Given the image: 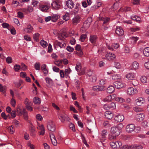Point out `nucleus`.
<instances>
[{
	"label": "nucleus",
	"instance_id": "1",
	"mask_svg": "<svg viewBox=\"0 0 149 149\" xmlns=\"http://www.w3.org/2000/svg\"><path fill=\"white\" fill-rule=\"evenodd\" d=\"M51 5L53 9L57 10L60 9L62 7V5L61 1L56 0L53 1Z\"/></svg>",
	"mask_w": 149,
	"mask_h": 149
},
{
	"label": "nucleus",
	"instance_id": "2",
	"mask_svg": "<svg viewBox=\"0 0 149 149\" xmlns=\"http://www.w3.org/2000/svg\"><path fill=\"white\" fill-rule=\"evenodd\" d=\"M113 85L117 89H119L125 87V84L122 81H116L113 82Z\"/></svg>",
	"mask_w": 149,
	"mask_h": 149
},
{
	"label": "nucleus",
	"instance_id": "3",
	"mask_svg": "<svg viewBox=\"0 0 149 149\" xmlns=\"http://www.w3.org/2000/svg\"><path fill=\"white\" fill-rule=\"evenodd\" d=\"M111 132L113 134L118 136L120 134V132L116 126H113L111 128Z\"/></svg>",
	"mask_w": 149,
	"mask_h": 149
},
{
	"label": "nucleus",
	"instance_id": "4",
	"mask_svg": "<svg viewBox=\"0 0 149 149\" xmlns=\"http://www.w3.org/2000/svg\"><path fill=\"white\" fill-rule=\"evenodd\" d=\"M138 93V91L136 88L132 87H129L127 90V93L129 95H133Z\"/></svg>",
	"mask_w": 149,
	"mask_h": 149
},
{
	"label": "nucleus",
	"instance_id": "5",
	"mask_svg": "<svg viewBox=\"0 0 149 149\" xmlns=\"http://www.w3.org/2000/svg\"><path fill=\"white\" fill-rule=\"evenodd\" d=\"M33 28L30 24H28L26 28L23 29V31L24 33H32L33 31Z\"/></svg>",
	"mask_w": 149,
	"mask_h": 149
},
{
	"label": "nucleus",
	"instance_id": "6",
	"mask_svg": "<svg viewBox=\"0 0 149 149\" xmlns=\"http://www.w3.org/2000/svg\"><path fill=\"white\" fill-rule=\"evenodd\" d=\"M47 128L49 131L54 132L55 130L54 123L52 121H49L47 125Z\"/></svg>",
	"mask_w": 149,
	"mask_h": 149
},
{
	"label": "nucleus",
	"instance_id": "7",
	"mask_svg": "<svg viewBox=\"0 0 149 149\" xmlns=\"http://www.w3.org/2000/svg\"><path fill=\"white\" fill-rule=\"evenodd\" d=\"M135 126L133 124H129L127 125L126 127V130L127 132L131 133L135 129Z\"/></svg>",
	"mask_w": 149,
	"mask_h": 149
},
{
	"label": "nucleus",
	"instance_id": "8",
	"mask_svg": "<svg viewBox=\"0 0 149 149\" xmlns=\"http://www.w3.org/2000/svg\"><path fill=\"white\" fill-rule=\"evenodd\" d=\"M144 115L143 113H139L136 115L135 118V119L138 121H142L144 118Z\"/></svg>",
	"mask_w": 149,
	"mask_h": 149
},
{
	"label": "nucleus",
	"instance_id": "9",
	"mask_svg": "<svg viewBox=\"0 0 149 149\" xmlns=\"http://www.w3.org/2000/svg\"><path fill=\"white\" fill-rule=\"evenodd\" d=\"M106 59L109 61L113 60L116 58V56L115 54L110 52H108L105 55Z\"/></svg>",
	"mask_w": 149,
	"mask_h": 149
},
{
	"label": "nucleus",
	"instance_id": "10",
	"mask_svg": "<svg viewBox=\"0 0 149 149\" xmlns=\"http://www.w3.org/2000/svg\"><path fill=\"white\" fill-rule=\"evenodd\" d=\"M80 20V17L78 15H77L73 18L72 20V22L73 25H75L79 23Z\"/></svg>",
	"mask_w": 149,
	"mask_h": 149
},
{
	"label": "nucleus",
	"instance_id": "11",
	"mask_svg": "<svg viewBox=\"0 0 149 149\" xmlns=\"http://www.w3.org/2000/svg\"><path fill=\"white\" fill-rule=\"evenodd\" d=\"M124 31L123 29L120 26H118L116 28V33L119 36H121L123 35Z\"/></svg>",
	"mask_w": 149,
	"mask_h": 149
},
{
	"label": "nucleus",
	"instance_id": "12",
	"mask_svg": "<svg viewBox=\"0 0 149 149\" xmlns=\"http://www.w3.org/2000/svg\"><path fill=\"white\" fill-rule=\"evenodd\" d=\"M114 119L117 122H122L124 119V117L123 115L118 114L116 116Z\"/></svg>",
	"mask_w": 149,
	"mask_h": 149
},
{
	"label": "nucleus",
	"instance_id": "13",
	"mask_svg": "<svg viewBox=\"0 0 149 149\" xmlns=\"http://www.w3.org/2000/svg\"><path fill=\"white\" fill-rule=\"evenodd\" d=\"M139 63L136 61L133 62L130 66V68L131 70H135L138 69L139 68Z\"/></svg>",
	"mask_w": 149,
	"mask_h": 149
},
{
	"label": "nucleus",
	"instance_id": "14",
	"mask_svg": "<svg viewBox=\"0 0 149 149\" xmlns=\"http://www.w3.org/2000/svg\"><path fill=\"white\" fill-rule=\"evenodd\" d=\"M144 99L142 97H140L135 100V102L137 105L140 106L144 102Z\"/></svg>",
	"mask_w": 149,
	"mask_h": 149
},
{
	"label": "nucleus",
	"instance_id": "15",
	"mask_svg": "<svg viewBox=\"0 0 149 149\" xmlns=\"http://www.w3.org/2000/svg\"><path fill=\"white\" fill-rule=\"evenodd\" d=\"M37 128L41 131L40 132H39L40 135H43L45 134V130L42 125H38L37 127Z\"/></svg>",
	"mask_w": 149,
	"mask_h": 149
},
{
	"label": "nucleus",
	"instance_id": "16",
	"mask_svg": "<svg viewBox=\"0 0 149 149\" xmlns=\"http://www.w3.org/2000/svg\"><path fill=\"white\" fill-rule=\"evenodd\" d=\"M104 115L105 117L109 119H111L113 116V114L110 111H107L105 112Z\"/></svg>",
	"mask_w": 149,
	"mask_h": 149
},
{
	"label": "nucleus",
	"instance_id": "17",
	"mask_svg": "<svg viewBox=\"0 0 149 149\" xmlns=\"http://www.w3.org/2000/svg\"><path fill=\"white\" fill-rule=\"evenodd\" d=\"M80 6V4L79 3L76 4L75 8L71 12L72 14L75 15L78 13Z\"/></svg>",
	"mask_w": 149,
	"mask_h": 149
},
{
	"label": "nucleus",
	"instance_id": "18",
	"mask_svg": "<svg viewBox=\"0 0 149 149\" xmlns=\"http://www.w3.org/2000/svg\"><path fill=\"white\" fill-rule=\"evenodd\" d=\"M66 5L69 8L72 9L74 6V4L72 0H68L66 2Z\"/></svg>",
	"mask_w": 149,
	"mask_h": 149
},
{
	"label": "nucleus",
	"instance_id": "19",
	"mask_svg": "<svg viewBox=\"0 0 149 149\" xmlns=\"http://www.w3.org/2000/svg\"><path fill=\"white\" fill-rule=\"evenodd\" d=\"M135 76V74L133 73H129L127 74L125 77L129 80H133Z\"/></svg>",
	"mask_w": 149,
	"mask_h": 149
},
{
	"label": "nucleus",
	"instance_id": "20",
	"mask_svg": "<svg viewBox=\"0 0 149 149\" xmlns=\"http://www.w3.org/2000/svg\"><path fill=\"white\" fill-rule=\"evenodd\" d=\"M49 6L47 5H41L39 6V9L43 12H46L48 10Z\"/></svg>",
	"mask_w": 149,
	"mask_h": 149
},
{
	"label": "nucleus",
	"instance_id": "21",
	"mask_svg": "<svg viewBox=\"0 0 149 149\" xmlns=\"http://www.w3.org/2000/svg\"><path fill=\"white\" fill-rule=\"evenodd\" d=\"M58 118L62 122H63L65 120H67L68 118L67 116L65 114L59 115Z\"/></svg>",
	"mask_w": 149,
	"mask_h": 149
},
{
	"label": "nucleus",
	"instance_id": "22",
	"mask_svg": "<svg viewBox=\"0 0 149 149\" xmlns=\"http://www.w3.org/2000/svg\"><path fill=\"white\" fill-rule=\"evenodd\" d=\"M97 39V37L96 36L92 35L90 36L89 40L92 43L94 44L96 42Z\"/></svg>",
	"mask_w": 149,
	"mask_h": 149
},
{
	"label": "nucleus",
	"instance_id": "23",
	"mask_svg": "<svg viewBox=\"0 0 149 149\" xmlns=\"http://www.w3.org/2000/svg\"><path fill=\"white\" fill-rule=\"evenodd\" d=\"M143 53L145 56H149V47L145 48L143 51Z\"/></svg>",
	"mask_w": 149,
	"mask_h": 149
},
{
	"label": "nucleus",
	"instance_id": "24",
	"mask_svg": "<svg viewBox=\"0 0 149 149\" xmlns=\"http://www.w3.org/2000/svg\"><path fill=\"white\" fill-rule=\"evenodd\" d=\"M111 122H109L108 121L105 120L103 123L104 126L106 128H109L112 125Z\"/></svg>",
	"mask_w": 149,
	"mask_h": 149
},
{
	"label": "nucleus",
	"instance_id": "25",
	"mask_svg": "<svg viewBox=\"0 0 149 149\" xmlns=\"http://www.w3.org/2000/svg\"><path fill=\"white\" fill-rule=\"evenodd\" d=\"M115 88L112 85L110 86L107 88V92L108 93H111L114 92Z\"/></svg>",
	"mask_w": 149,
	"mask_h": 149
},
{
	"label": "nucleus",
	"instance_id": "26",
	"mask_svg": "<svg viewBox=\"0 0 149 149\" xmlns=\"http://www.w3.org/2000/svg\"><path fill=\"white\" fill-rule=\"evenodd\" d=\"M93 89L94 91H102L103 90L102 88L98 85L93 86Z\"/></svg>",
	"mask_w": 149,
	"mask_h": 149
},
{
	"label": "nucleus",
	"instance_id": "27",
	"mask_svg": "<svg viewBox=\"0 0 149 149\" xmlns=\"http://www.w3.org/2000/svg\"><path fill=\"white\" fill-rule=\"evenodd\" d=\"M29 130L31 133L32 135L34 136L35 135V133L36 132V130L34 128V127L33 125L31 124Z\"/></svg>",
	"mask_w": 149,
	"mask_h": 149
},
{
	"label": "nucleus",
	"instance_id": "28",
	"mask_svg": "<svg viewBox=\"0 0 149 149\" xmlns=\"http://www.w3.org/2000/svg\"><path fill=\"white\" fill-rule=\"evenodd\" d=\"M41 102V100L40 98L38 97H35L33 98V102L34 104H40Z\"/></svg>",
	"mask_w": 149,
	"mask_h": 149
},
{
	"label": "nucleus",
	"instance_id": "29",
	"mask_svg": "<svg viewBox=\"0 0 149 149\" xmlns=\"http://www.w3.org/2000/svg\"><path fill=\"white\" fill-rule=\"evenodd\" d=\"M121 76L119 74H114L112 76V78L113 80H115L117 79H120Z\"/></svg>",
	"mask_w": 149,
	"mask_h": 149
},
{
	"label": "nucleus",
	"instance_id": "30",
	"mask_svg": "<svg viewBox=\"0 0 149 149\" xmlns=\"http://www.w3.org/2000/svg\"><path fill=\"white\" fill-rule=\"evenodd\" d=\"M40 36V34L38 33H36L33 35V38L34 40L36 42L39 41V38Z\"/></svg>",
	"mask_w": 149,
	"mask_h": 149
},
{
	"label": "nucleus",
	"instance_id": "31",
	"mask_svg": "<svg viewBox=\"0 0 149 149\" xmlns=\"http://www.w3.org/2000/svg\"><path fill=\"white\" fill-rule=\"evenodd\" d=\"M131 19L134 20H136L137 22L141 20L140 17L137 15H132L131 16Z\"/></svg>",
	"mask_w": 149,
	"mask_h": 149
},
{
	"label": "nucleus",
	"instance_id": "32",
	"mask_svg": "<svg viewBox=\"0 0 149 149\" xmlns=\"http://www.w3.org/2000/svg\"><path fill=\"white\" fill-rule=\"evenodd\" d=\"M81 68V64L80 63H77L75 67V70L77 72L80 71Z\"/></svg>",
	"mask_w": 149,
	"mask_h": 149
},
{
	"label": "nucleus",
	"instance_id": "33",
	"mask_svg": "<svg viewBox=\"0 0 149 149\" xmlns=\"http://www.w3.org/2000/svg\"><path fill=\"white\" fill-rule=\"evenodd\" d=\"M51 17L52 21L54 22H56L58 18V15L57 14L53 15Z\"/></svg>",
	"mask_w": 149,
	"mask_h": 149
},
{
	"label": "nucleus",
	"instance_id": "34",
	"mask_svg": "<svg viewBox=\"0 0 149 149\" xmlns=\"http://www.w3.org/2000/svg\"><path fill=\"white\" fill-rule=\"evenodd\" d=\"M40 45L43 47H46L48 45L47 43L43 40H42L40 42Z\"/></svg>",
	"mask_w": 149,
	"mask_h": 149
},
{
	"label": "nucleus",
	"instance_id": "35",
	"mask_svg": "<svg viewBox=\"0 0 149 149\" xmlns=\"http://www.w3.org/2000/svg\"><path fill=\"white\" fill-rule=\"evenodd\" d=\"M90 24V22H88L87 21H85L84 22L83 25V26L85 29H87L89 26Z\"/></svg>",
	"mask_w": 149,
	"mask_h": 149
},
{
	"label": "nucleus",
	"instance_id": "36",
	"mask_svg": "<svg viewBox=\"0 0 149 149\" xmlns=\"http://www.w3.org/2000/svg\"><path fill=\"white\" fill-rule=\"evenodd\" d=\"M140 30V28L138 26H135L130 29V31L132 32H136Z\"/></svg>",
	"mask_w": 149,
	"mask_h": 149
},
{
	"label": "nucleus",
	"instance_id": "37",
	"mask_svg": "<svg viewBox=\"0 0 149 149\" xmlns=\"http://www.w3.org/2000/svg\"><path fill=\"white\" fill-rule=\"evenodd\" d=\"M40 64L39 62H36L34 65L35 69L36 70H39L40 69Z\"/></svg>",
	"mask_w": 149,
	"mask_h": 149
},
{
	"label": "nucleus",
	"instance_id": "38",
	"mask_svg": "<svg viewBox=\"0 0 149 149\" xmlns=\"http://www.w3.org/2000/svg\"><path fill=\"white\" fill-rule=\"evenodd\" d=\"M39 3V1L38 0H33L32 2V5L35 7H37Z\"/></svg>",
	"mask_w": 149,
	"mask_h": 149
},
{
	"label": "nucleus",
	"instance_id": "39",
	"mask_svg": "<svg viewBox=\"0 0 149 149\" xmlns=\"http://www.w3.org/2000/svg\"><path fill=\"white\" fill-rule=\"evenodd\" d=\"M57 45L59 46L61 48H64L65 46V44L64 42H58Z\"/></svg>",
	"mask_w": 149,
	"mask_h": 149
},
{
	"label": "nucleus",
	"instance_id": "40",
	"mask_svg": "<svg viewBox=\"0 0 149 149\" xmlns=\"http://www.w3.org/2000/svg\"><path fill=\"white\" fill-rule=\"evenodd\" d=\"M140 80L141 82L143 83H145L148 82L147 79L146 77L143 76L140 78Z\"/></svg>",
	"mask_w": 149,
	"mask_h": 149
},
{
	"label": "nucleus",
	"instance_id": "41",
	"mask_svg": "<svg viewBox=\"0 0 149 149\" xmlns=\"http://www.w3.org/2000/svg\"><path fill=\"white\" fill-rule=\"evenodd\" d=\"M143 147L141 145L136 144L132 146V148L134 149H142Z\"/></svg>",
	"mask_w": 149,
	"mask_h": 149
},
{
	"label": "nucleus",
	"instance_id": "42",
	"mask_svg": "<svg viewBox=\"0 0 149 149\" xmlns=\"http://www.w3.org/2000/svg\"><path fill=\"white\" fill-rule=\"evenodd\" d=\"M22 83V81L20 80L19 81L15 82L14 84L16 87L18 88L21 85Z\"/></svg>",
	"mask_w": 149,
	"mask_h": 149
},
{
	"label": "nucleus",
	"instance_id": "43",
	"mask_svg": "<svg viewBox=\"0 0 149 149\" xmlns=\"http://www.w3.org/2000/svg\"><path fill=\"white\" fill-rule=\"evenodd\" d=\"M132 146L130 145H124L122 147V149H131L132 148Z\"/></svg>",
	"mask_w": 149,
	"mask_h": 149
},
{
	"label": "nucleus",
	"instance_id": "44",
	"mask_svg": "<svg viewBox=\"0 0 149 149\" xmlns=\"http://www.w3.org/2000/svg\"><path fill=\"white\" fill-rule=\"evenodd\" d=\"M109 107L111 109H114L116 108L115 103L114 102H111L109 104Z\"/></svg>",
	"mask_w": 149,
	"mask_h": 149
},
{
	"label": "nucleus",
	"instance_id": "45",
	"mask_svg": "<svg viewBox=\"0 0 149 149\" xmlns=\"http://www.w3.org/2000/svg\"><path fill=\"white\" fill-rule=\"evenodd\" d=\"M112 97L111 95L107 96L104 99V102H109L112 99Z\"/></svg>",
	"mask_w": 149,
	"mask_h": 149
},
{
	"label": "nucleus",
	"instance_id": "46",
	"mask_svg": "<svg viewBox=\"0 0 149 149\" xmlns=\"http://www.w3.org/2000/svg\"><path fill=\"white\" fill-rule=\"evenodd\" d=\"M6 89V87L5 86H3L0 84V91L4 93Z\"/></svg>",
	"mask_w": 149,
	"mask_h": 149
},
{
	"label": "nucleus",
	"instance_id": "47",
	"mask_svg": "<svg viewBox=\"0 0 149 149\" xmlns=\"http://www.w3.org/2000/svg\"><path fill=\"white\" fill-rule=\"evenodd\" d=\"M87 37V35L84 34L81 35L80 37V41L81 42H84Z\"/></svg>",
	"mask_w": 149,
	"mask_h": 149
},
{
	"label": "nucleus",
	"instance_id": "48",
	"mask_svg": "<svg viewBox=\"0 0 149 149\" xmlns=\"http://www.w3.org/2000/svg\"><path fill=\"white\" fill-rule=\"evenodd\" d=\"M63 19L66 21H68L69 19V15L68 13H66L65 15L63 16Z\"/></svg>",
	"mask_w": 149,
	"mask_h": 149
},
{
	"label": "nucleus",
	"instance_id": "49",
	"mask_svg": "<svg viewBox=\"0 0 149 149\" xmlns=\"http://www.w3.org/2000/svg\"><path fill=\"white\" fill-rule=\"evenodd\" d=\"M115 100L120 102L122 103L125 102V100L123 98L120 97H116L115 99Z\"/></svg>",
	"mask_w": 149,
	"mask_h": 149
},
{
	"label": "nucleus",
	"instance_id": "50",
	"mask_svg": "<svg viewBox=\"0 0 149 149\" xmlns=\"http://www.w3.org/2000/svg\"><path fill=\"white\" fill-rule=\"evenodd\" d=\"M11 105L13 107H15L16 104V101L13 98H12L10 101Z\"/></svg>",
	"mask_w": 149,
	"mask_h": 149
},
{
	"label": "nucleus",
	"instance_id": "51",
	"mask_svg": "<svg viewBox=\"0 0 149 149\" xmlns=\"http://www.w3.org/2000/svg\"><path fill=\"white\" fill-rule=\"evenodd\" d=\"M20 69V66L17 64L15 65L14 67V70L16 71H18Z\"/></svg>",
	"mask_w": 149,
	"mask_h": 149
},
{
	"label": "nucleus",
	"instance_id": "52",
	"mask_svg": "<svg viewBox=\"0 0 149 149\" xmlns=\"http://www.w3.org/2000/svg\"><path fill=\"white\" fill-rule=\"evenodd\" d=\"M115 145H116V148H119L122 145V143L120 141H116L115 142Z\"/></svg>",
	"mask_w": 149,
	"mask_h": 149
},
{
	"label": "nucleus",
	"instance_id": "53",
	"mask_svg": "<svg viewBox=\"0 0 149 149\" xmlns=\"http://www.w3.org/2000/svg\"><path fill=\"white\" fill-rule=\"evenodd\" d=\"M107 82V81L105 79H102L99 81V84L101 85H104Z\"/></svg>",
	"mask_w": 149,
	"mask_h": 149
},
{
	"label": "nucleus",
	"instance_id": "54",
	"mask_svg": "<svg viewBox=\"0 0 149 149\" xmlns=\"http://www.w3.org/2000/svg\"><path fill=\"white\" fill-rule=\"evenodd\" d=\"M61 61H59L57 60H55L54 62V64L58 67H59L61 65Z\"/></svg>",
	"mask_w": 149,
	"mask_h": 149
},
{
	"label": "nucleus",
	"instance_id": "55",
	"mask_svg": "<svg viewBox=\"0 0 149 149\" xmlns=\"http://www.w3.org/2000/svg\"><path fill=\"white\" fill-rule=\"evenodd\" d=\"M45 80L47 83H48L50 85H51L52 84V81L50 78L47 77L45 79Z\"/></svg>",
	"mask_w": 149,
	"mask_h": 149
},
{
	"label": "nucleus",
	"instance_id": "56",
	"mask_svg": "<svg viewBox=\"0 0 149 149\" xmlns=\"http://www.w3.org/2000/svg\"><path fill=\"white\" fill-rule=\"evenodd\" d=\"M6 61L8 63H10L12 62V59L11 57L9 56L6 58Z\"/></svg>",
	"mask_w": 149,
	"mask_h": 149
},
{
	"label": "nucleus",
	"instance_id": "57",
	"mask_svg": "<svg viewBox=\"0 0 149 149\" xmlns=\"http://www.w3.org/2000/svg\"><path fill=\"white\" fill-rule=\"evenodd\" d=\"M102 20L103 21V24H104L108 22L110 20V18L108 17H103L102 19Z\"/></svg>",
	"mask_w": 149,
	"mask_h": 149
},
{
	"label": "nucleus",
	"instance_id": "58",
	"mask_svg": "<svg viewBox=\"0 0 149 149\" xmlns=\"http://www.w3.org/2000/svg\"><path fill=\"white\" fill-rule=\"evenodd\" d=\"M75 49L76 50L78 51H80L81 52H80L81 54H82L83 53L81 51V49L80 46L79 45H77L75 46Z\"/></svg>",
	"mask_w": 149,
	"mask_h": 149
},
{
	"label": "nucleus",
	"instance_id": "59",
	"mask_svg": "<svg viewBox=\"0 0 149 149\" xmlns=\"http://www.w3.org/2000/svg\"><path fill=\"white\" fill-rule=\"evenodd\" d=\"M114 66L117 69H120L121 68V65L118 62H115Z\"/></svg>",
	"mask_w": 149,
	"mask_h": 149
},
{
	"label": "nucleus",
	"instance_id": "60",
	"mask_svg": "<svg viewBox=\"0 0 149 149\" xmlns=\"http://www.w3.org/2000/svg\"><path fill=\"white\" fill-rule=\"evenodd\" d=\"M66 49L68 51L70 52H73L74 49L73 47H71L70 46L68 45Z\"/></svg>",
	"mask_w": 149,
	"mask_h": 149
},
{
	"label": "nucleus",
	"instance_id": "61",
	"mask_svg": "<svg viewBox=\"0 0 149 149\" xmlns=\"http://www.w3.org/2000/svg\"><path fill=\"white\" fill-rule=\"evenodd\" d=\"M97 8L96 5L95 4L91 7L90 10L91 11H94Z\"/></svg>",
	"mask_w": 149,
	"mask_h": 149
},
{
	"label": "nucleus",
	"instance_id": "62",
	"mask_svg": "<svg viewBox=\"0 0 149 149\" xmlns=\"http://www.w3.org/2000/svg\"><path fill=\"white\" fill-rule=\"evenodd\" d=\"M71 71L70 68H68V69H66L65 70V75H68L69 74Z\"/></svg>",
	"mask_w": 149,
	"mask_h": 149
},
{
	"label": "nucleus",
	"instance_id": "63",
	"mask_svg": "<svg viewBox=\"0 0 149 149\" xmlns=\"http://www.w3.org/2000/svg\"><path fill=\"white\" fill-rule=\"evenodd\" d=\"M132 84L134 86H137L139 84V82L137 80H134L132 81Z\"/></svg>",
	"mask_w": 149,
	"mask_h": 149
},
{
	"label": "nucleus",
	"instance_id": "64",
	"mask_svg": "<svg viewBox=\"0 0 149 149\" xmlns=\"http://www.w3.org/2000/svg\"><path fill=\"white\" fill-rule=\"evenodd\" d=\"M66 36L64 33L60 34L58 36V38L59 40H61L65 37Z\"/></svg>",
	"mask_w": 149,
	"mask_h": 149
}]
</instances>
